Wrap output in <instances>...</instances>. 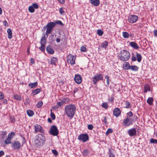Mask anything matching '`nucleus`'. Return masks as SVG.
Here are the masks:
<instances>
[{"mask_svg":"<svg viewBox=\"0 0 157 157\" xmlns=\"http://www.w3.org/2000/svg\"><path fill=\"white\" fill-rule=\"evenodd\" d=\"M45 137L42 134H38L36 136L34 144L36 147H40L43 146L45 142Z\"/></svg>","mask_w":157,"mask_h":157,"instance_id":"1","label":"nucleus"},{"mask_svg":"<svg viewBox=\"0 0 157 157\" xmlns=\"http://www.w3.org/2000/svg\"><path fill=\"white\" fill-rule=\"evenodd\" d=\"M76 107L72 104L66 105L65 107V112L68 117L72 118L75 115Z\"/></svg>","mask_w":157,"mask_h":157,"instance_id":"2","label":"nucleus"},{"mask_svg":"<svg viewBox=\"0 0 157 157\" xmlns=\"http://www.w3.org/2000/svg\"><path fill=\"white\" fill-rule=\"evenodd\" d=\"M119 57L120 59L123 62L127 61L130 58V54L127 51L123 50L121 51Z\"/></svg>","mask_w":157,"mask_h":157,"instance_id":"3","label":"nucleus"},{"mask_svg":"<svg viewBox=\"0 0 157 157\" xmlns=\"http://www.w3.org/2000/svg\"><path fill=\"white\" fill-rule=\"evenodd\" d=\"M55 27V24L53 22H50L46 25L47 30L46 34L47 37L48 36V35L52 33V30Z\"/></svg>","mask_w":157,"mask_h":157,"instance_id":"4","label":"nucleus"},{"mask_svg":"<svg viewBox=\"0 0 157 157\" xmlns=\"http://www.w3.org/2000/svg\"><path fill=\"white\" fill-rule=\"evenodd\" d=\"M134 122V119L131 118L127 117L123 120V123L126 127H128L133 124Z\"/></svg>","mask_w":157,"mask_h":157,"instance_id":"5","label":"nucleus"},{"mask_svg":"<svg viewBox=\"0 0 157 157\" xmlns=\"http://www.w3.org/2000/svg\"><path fill=\"white\" fill-rule=\"evenodd\" d=\"M49 132L53 136H57L59 134V131L56 126L55 125L52 126L50 129Z\"/></svg>","mask_w":157,"mask_h":157,"instance_id":"6","label":"nucleus"},{"mask_svg":"<svg viewBox=\"0 0 157 157\" xmlns=\"http://www.w3.org/2000/svg\"><path fill=\"white\" fill-rule=\"evenodd\" d=\"M103 79V76L102 74H99L96 75H95L94 77H92L93 81V83L95 84H97L98 82L100 80H102Z\"/></svg>","mask_w":157,"mask_h":157,"instance_id":"7","label":"nucleus"},{"mask_svg":"<svg viewBox=\"0 0 157 157\" xmlns=\"http://www.w3.org/2000/svg\"><path fill=\"white\" fill-rule=\"evenodd\" d=\"M75 58L74 56L70 54L67 56V62L68 64H70L73 65L75 64Z\"/></svg>","mask_w":157,"mask_h":157,"instance_id":"8","label":"nucleus"},{"mask_svg":"<svg viewBox=\"0 0 157 157\" xmlns=\"http://www.w3.org/2000/svg\"><path fill=\"white\" fill-rule=\"evenodd\" d=\"M89 138L88 135L86 133L81 134L78 137V140H82L83 142H86L88 140Z\"/></svg>","mask_w":157,"mask_h":157,"instance_id":"9","label":"nucleus"},{"mask_svg":"<svg viewBox=\"0 0 157 157\" xmlns=\"http://www.w3.org/2000/svg\"><path fill=\"white\" fill-rule=\"evenodd\" d=\"M138 19L137 16L135 15H130L128 17V21L129 23H133L135 22Z\"/></svg>","mask_w":157,"mask_h":157,"instance_id":"10","label":"nucleus"},{"mask_svg":"<svg viewBox=\"0 0 157 157\" xmlns=\"http://www.w3.org/2000/svg\"><path fill=\"white\" fill-rule=\"evenodd\" d=\"M34 127L35 133H36L38 132H40L42 133H44V131L40 125L36 124L34 125Z\"/></svg>","mask_w":157,"mask_h":157,"instance_id":"11","label":"nucleus"},{"mask_svg":"<svg viewBox=\"0 0 157 157\" xmlns=\"http://www.w3.org/2000/svg\"><path fill=\"white\" fill-rule=\"evenodd\" d=\"M39 7L37 3H33L32 6H30L29 7L28 10L30 12L33 13L35 11V9H37Z\"/></svg>","mask_w":157,"mask_h":157,"instance_id":"12","label":"nucleus"},{"mask_svg":"<svg viewBox=\"0 0 157 157\" xmlns=\"http://www.w3.org/2000/svg\"><path fill=\"white\" fill-rule=\"evenodd\" d=\"M128 133L130 136H135L136 135V131L135 128L129 129L128 131Z\"/></svg>","mask_w":157,"mask_h":157,"instance_id":"13","label":"nucleus"},{"mask_svg":"<svg viewBox=\"0 0 157 157\" xmlns=\"http://www.w3.org/2000/svg\"><path fill=\"white\" fill-rule=\"evenodd\" d=\"M21 146V144L18 141H14L12 144V147H13L14 149H18Z\"/></svg>","mask_w":157,"mask_h":157,"instance_id":"14","label":"nucleus"},{"mask_svg":"<svg viewBox=\"0 0 157 157\" xmlns=\"http://www.w3.org/2000/svg\"><path fill=\"white\" fill-rule=\"evenodd\" d=\"M121 111L119 108H115L113 110V115L117 117H118L121 114Z\"/></svg>","mask_w":157,"mask_h":157,"instance_id":"15","label":"nucleus"},{"mask_svg":"<svg viewBox=\"0 0 157 157\" xmlns=\"http://www.w3.org/2000/svg\"><path fill=\"white\" fill-rule=\"evenodd\" d=\"M74 80L78 84H80L82 82V78L79 75H75L74 77Z\"/></svg>","mask_w":157,"mask_h":157,"instance_id":"16","label":"nucleus"},{"mask_svg":"<svg viewBox=\"0 0 157 157\" xmlns=\"http://www.w3.org/2000/svg\"><path fill=\"white\" fill-rule=\"evenodd\" d=\"M129 44L131 47L136 49H138L140 48L137 44L134 42H130Z\"/></svg>","mask_w":157,"mask_h":157,"instance_id":"17","label":"nucleus"},{"mask_svg":"<svg viewBox=\"0 0 157 157\" xmlns=\"http://www.w3.org/2000/svg\"><path fill=\"white\" fill-rule=\"evenodd\" d=\"M90 3L94 6H98L100 4L99 0H90Z\"/></svg>","mask_w":157,"mask_h":157,"instance_id":"18","label":"nucleus"},{"mask_svg":"<svg viewBox=\"0 0 157 157\" xmlns=\"http://www.w3.org/2000/svg\"><path fill=\"white\" fill-rule=\"evenodd\" d=\"M46 51L47 52L50 54H52L54 53V50L52 48L51 46L50 45H48L47 47Z\"/></svg>","mask_w":157,"mask_h":157,"instance_id":"19","label":"nucleus"},{"mask_svg":"<svg viewBox=\"0 0 157 157\" xmlns=\"http://www.w3.org/2000/svg\"><path fill=\"white\" fill-rule=\"evenodd\" d=\"M7 33H8V37L10 39L12 38V35L11 30L10 29H8L7 30Z\"/></svg>","mask_w":157,"mask_h":157,"instance_id":"20","label":"nucleus"},{"mask_svg":"<svg viewBox=\"0 0 157 157\" xmlns=\"http://www.w3.org/2000/svg\"><path fill=\"white\" fill-rule=\"evenodd\" d=\"M150 87L149 85L148 84H146L144 86V92L146 93L147 91H150Z\"/></svg>","mask_w":157,"mask_h":157,"instance_id":"21","label":"nucleus"},{"mask_svg":"<svg viewBox=\"0 0 157 157\" xmlns=\"http://www.w3.org/2000/svg\"><path fill=\"white\" fill-rule=\"evenodd\" d=\"M46 38H45V36L44 35L41 39L40 42L41 45H45L46 42Z\"/></svg>","mask_w":157,"mask_h":157,"instance_id":"22","label":"nucleus"},{"mask_svg":"<svg viewBox=\"0 0 157 157\" xmlns=\"http://www.w3.org/2000/svg\"><path fill=\"white\" fill-rule=\"evenodd\" d=\"M38 83L37 82H35L33 83H30L29 84V86L31 88H33L36 87Z\"/></svg>","mask_w":157,"mask_h":157,"instance_id":"23","label":"nucleus"},{"mask_svg":"<svg viewBox=\"0 0 157 157\" xmlns=\"http://www.w3.org/2000/svg\"><path fill=\"white\" fill-rule=\"evenodd\" d=\"M153 101V99L152 97L149 98L147 100V102L150 105H151L152 104Z\"/></svg>","mask_w":157,"mask_h":157,"instance_id":"24","label":"nucleus"},{"mask_svg":"<svg viewBox=\"0 0 157 157\" xmlns=\"http://www.w3.org/2000/svg\"><path fill=\"white\" fill-rule=\"evenodd\" d=\"M136 57L137 58V61L138 62H141L142 60V56L139 53H136Z\"/></svg>","mask_w":157,"mask_h":157,"instance_id":"25","label":"nucleus"},{"mask_svg":"<svg viewBox=\"0 0 157 157\" xmlns=\"http://www.w3.org/2000/svg\"><path fill=\"white\" fill-rule=\"evenodd\" d=\"M108 43L107 41H105L101 45V47L102 48H106L108 45Z\"/></svg>","mask_w":157,"mask_h":157,"instance_id":"26","label":"nucleus"},{"mask_svg":"<svg viewBox=\"0 0 157 157\" xmlns=\"http://www.w3.org/2000/svg\"><path fill=\"white\" fill-rule=\"evenodd\" d=\"M40 91V89H36L35 90H33L32 91V94L33 95H35L38 93H39Z\"/></svg>","mask_w":157,"mask_h":157,"instance_id":"27","label":"nucleus"},{"mask_svg":"<svg viewBox=\"0 0 157 157\" xmlns=\"http://www.w3.org/2000/svg\"><path fill=\"white\" fill-rule=\"evenodd\" d=\"M27 114L29 117H32L34 115V112L31 110H28L27 111Z\"/></svg>","mask_w":157,"mask_h":157,"instance_id":"28","label":"nucleus"},{"mask_svg":"<svg viewBox=\"0 0 157 157\" xmlns=\"http://www.w3.org/2000/svg\"><path fill=\"white\" fill-rule=\"evenodd\" d=\"M15 133L13 132H12L9 134L8 136V138L12 140L15 136Z\"/></svg>","mask_w":157,"mask_h":157,"instance_id":"29","label":"nucleus"},{"mask_svg":"<svg viewBox=\"0 0 157 157\" xmlns=\"http://www.w3.org/2000/svg\"><path fill=\"white\" fill-rule=\"evenodd\" d=\"M57 59L55 57H53L51 59L50 61V63L51 64H53L55 65L56 64V62L57 61Z\"/></svg>","mask_w":157,"mask_h":157,"instance_id":"30","label":"nucleus"},{"mask_svg":"<svg viewBox=\"0 0 157 157\" xmlns=\"http://www.w3.org/2000/svg\"><path fill=\"white\" fill-rule=\"evenodd\" d=\"M122 35L123 37L125 38H128L129 36V34L126 32H123Z\"/></svg>","mask_w":157,"mask_h":157,"instance_id":"31","label":"nucleus"},{"mask_svg":"<svg viewBox=\"0 0 157 157\" xmlns=\"http://www.w3.org/2000/svg\"><path fill=\"white\" fill-rule=\"evenodd\" d=\"M130 69L132 71H137L138 69V68L136 66H131Z\"/></svg>","mask_w":157,"mask_h":157,"instance_id":"32","label":"nucleus"},{"mask_svg":"<svg viewBox=\"0 0 157 157\" xmlns=\"http://www.w3.org/2000/svg\"><path fill=\"white\" fill-rule=\"evenodd\" d=\"M13 98L15 100L18 101H20L21 100V97L18 95H14L13 96Z\"/></svg>","mask_w":157,"mask_h":157,"instance_id":"33","label":"nucleus"},{"mask_svg":"<svg viewBox=\"0 0 157 157\" xmlns=\"http://www.w3.org/2000/svg\"><path fill=\"white\" fill-rule=\"evenodd\" d=\"M54 23L55 24V26L56 24L60 25L61 26H63L64 25L63 23L60 21L59 20H57L56 21H55L54 22Z\"/></svg>","mask_w":157,"mask_h":157,"instance_id":"34","label":"nucleus"},{"mask_svg":"<svg viewBox=\"0 0 157 157\" xmlns=\"http://www.w3.org/2000/svg\"><path fill=\"white\" fill-rule=\"evenodd\" d=\"M11 140L8 138H7L6 140L4 141V143L6 144H9L11 143Z\"/></svg>","mask_w":157,"mask_h":157,"instance_id":"35","label":"nucleus"},{"mask_svg":"<svg viewBox=\"0 0 157 157\" xmlns=\"http://www.w3.org/2000/svg\"><path fill=\"white\" fill-rule=\"evenodd\" d=\"M62 101L63 102V104L64 103H67L69 102L70 100L68 98L66 97L64 99H63Z\"/></svg>","mask_w":157,"mask_h":157,"instance_id":"36","label":"nucleus"},{"mask_svg":"<svg viewBox=\"0 0 157 157\" xmlns=\"http://www.w3.org/2000/svg\"><path fill=\"white\" fill-rule=\"evenodd\" d=\"M124 63H125V69L128 70L131 67L129 63L128 62H125Z\"/></svg>","mask_w":157,"mask_h":157,"instance_id":"37","label":"nucleus"},{"mask_svg":"<svg viewBox=\"0 0 157 157\" xmlns=\"http://www.w3.org/2000/svg\"><path fill=\"white\" fill-rule=\"evenodd\" d=\"M89 153V150L88 149H85L84 150L83 152V154L84 156H87Z\"/></svg>","mask_w":157,"mask_h":157,"instance_id":"38","label":"nucleus"},{"mask_svg":"<svg viewBox=\"0 0 157 157\" xmlns=\"http://www.w3.org/2000/svg\"><path fill=\"white\" fill-rule=\"evenodd\" d=\"M150 142L152 144H157V139L151 138L150 140Z\"/></svg>","mask_w":157,"mask_h":157,"instance_id":"39","label":"nucleus"},{"mask_svg":"<svg viewBox=\"0 0 157 157\" xmlns=\"http://www.w3.org/2000/svg\"><path fill=\"white\" fill-rule=\"evenodd\" d=\"M127 117L130 118V117H132L133 116V113L132 112L129 111V112L128 113H127Z\"/></svg>","mask_w":157,"mask_h":157,"instance_id":"40","label":"nucleus"},{"mask_svg":"<svg viewBox=\"0 0 157 157\" xmlns=\"http://www.w3.org/2000/svg\"><path fill=\"white\" fill-rule=\"evenodd\" d=\"M97 33L99 36H101L103 34V32L101 29L97 30Z\"/></svg>","mask_w":157,"mask_h":157,"instance_id":"41","label":"nucleus"},{"mask_svg":"<svg viewBox=\"0 0 157 157\" xmlns=\"http://www.w3.org/2000/svg\"><path fill=\"white\" fill-rule=\"evenodd\" d=\"M125 105L126 106L125 107V108H126L128 109L131 107L130 103L128 101H126L125 102Z\"/></svg>","mask_w":157,"mask_h":157,"instance_id":"42","label":"nucleus"},{"mask_svg":"<svg viewBox=\"0 0 157 157\" xmlns=\"http://www.w3.org/2000/svg\"><path fill=\"white\" fill-rule=\"evenodd\" d=\"M43 102L41 101H39L36 105V107L38 108H40L43 105Z\"/></svg>","mask_w":157,"mask_h":157,"instance_id":"43","label":"nucleus"},{"mask_svg":"<svg viewBox=\"0 0 157 157\" xmlns=\"http://www.w3.org/2000/svg\"><path fill=\"white\" fill-rule=\"evenodd\" d=\"M51 112L50 114V116L52 119L53 120H54L56 118V116L52 112V110H51Z\"/></svg>","mask_w":157,"mask_h":157,"instance_id":"44","label":"nucleus"},{"mask_svg":"<svg viewBox=\"0 0 157 157\" xmlns=\"http://www.w3.org/2000/svg\"><path fill=\"white\" fill-rule=\"evenodd\" d=\"M101 106L105 108V109H107L108 107V104L106 103H102Z\"/></svg>","mask_w":157,"mask_h":157,"instance_id":"45","label":"nucleus"},{"mask_svg":"<svg viewBox=\"0 0 157 157\" xmlns=\"http://www.w3.org/2000/svg\"><path fill=\"white\" fill-rule=\"evenodd\" d=\"M45 45H41V46L39 48V49L41 51L44 52L45 50Z\"/></svg>","mask_w":157,"mask_h":157,"instance_id":"46","label":"nucleus"},{"mask_svg":"<svg viewBox=\"0 0 157 157\" xmlns=\"http://www.w3.org/2000/svg\"><path fill=\"white\" fill-rule=\"evenodd\" d=\"M7 134V132L6 131H5L3 132V133L1 135V138H2L3 140L6 137V135Z\"/></svg>","mask_w":157,"mask_h":157,"instance_id":"47","label":"nucleus"},{"mask_svg":"<svg viewBox=\"0 0 157 157\" xmlns=\"http://www.w3.org/2000/svg\"><path fill=\"white\" fill-rule=\"evenodd\" d=\"M81 51L82 52H85L86 51V48L85 46H82L81 47Z\"/></svg>","mask_w":157,"mask_h":157,"instance_id":"48","label":"nucleus"},{"mask_svg":"<svg viewBox=\"0 0 157 157\" xmlns=\"http://www.w3.org/2000/svg\"><path fill=\"white\" fill-rule=\"evenodd\" d=\"M52 152L53 154L55 156H57L58 155V153L57 151L56 150H52Z\"/></svg>","mask_w":157,"mask_h":157,"instance_id":"49","label":"nucleus"},{"mask_svg":"<svg viewBox=\"0 0 157 157\" xmlns=\"http://www.w3.org/2000/svg\"><path fill=\"white\" fill-rule=\"evenodd\" d=\"M63 102V101H58L57 102V104L58 105V107H60L64 104Z\"/></svg>","mask_w":157,"mask_h":157,"instance_id":"50","label":"nucleus"},{"mask_svg":"<svg viewBox=\"0 0 157 157\" xmlns=\"http://www.w3.org/2000/svg\"><path fill=\"white\" fill-rule=\"evenodd\" d=\"M113 132V130L109 128L107 130V131L106 134H108L109 133H112Z\"/></svg>","mask_w":157,"mask_h":157,"instance_id":"51","label":"nucleus"},{"mask_svg":"<svg viewBox=\"0 0 157 157\" xmlns=\"http://www.w3.org/2000/svg\"><path fill=\"white\" fill-rule=\"evenodd\" d=\"M88 128L89 130H91L93 128V126L91 124H89L88 125Z\"/></svg>","mask_w":157,"mask_h":157,"instance_id":"52","label":"nucleus"},{"mask_svg":"<svg viewBox=\"0 0 157 157\" xmlns=\"http://www.w3.org/2000/svg\"><path fill=\"white\" fill-rule=\"evenodd\" d=\"M131 59L132 61H135L136 60V57L135 56L133 55L132 56Z\"/></svg>","mask_w":157,"mask_h":157,"instance_id":"53","label":"nucleus"},{"mask_svg":"<svg viewBox=\"0 0 157 157\" xmlns=\"http://www.w3.org/2000/svg\"><path fill=\"white\" fill-rule=\"evenodd\" d=\"M59 12L61 14H63L64 12L63 9L62 8H61L59 9Z\"/></svg>","mask_w":157,"mask_h":157,"instance_id":"54","label":"nucleus"},{"mask_svg":"<svg viewBox=\"0 0 157 157\" xmlns=\"http://www.w3.org/2000/svg\"><path fill=\"white\" fill-rule=\"evenodd\" d=\"M105 78L107 80V85H109V77L108 75H106L105 77Z\"/></svg>","mask_w":157,"mask_h":157,"instance_id":"55","label":"nucleus"},{"mask_svg":"<svg viewBox=\"0 0 157 157\" xmlns=\"http://www.w3.org/2000/svg\"><path fill=\"white\" fill-rule=\"evenodd\" d=\"M4 98V95L1 92H0V99H3Z\"/></svg>","mask_w":157,"mask_h":157,"instance_id":"56","label":"nucleus"},{"mask_svg":"<svg viewBox=\"0 0 157 157\" xmlns=\"http://www.w3.org/2000/svg\"><path fill=\"white\" fill-rule=\"evenodd\" d=\"M103 120H102V121L104 122L105 124L107 123V118L106 117H103Z\"/></svg>","mask_w":157,"mask_h":157,"instance_id":"57","label":"nucleus"},{"mask_svg":"<svg viewBox=\"0 0 157 157\" xmlns=\"http://www.w3.org/2000/svg\"><path fill=\"white\" fill-rule=\"evenodd\" d=\"M58 1L61 4H63L65 3V0H58Z\"/></svg>","mask_w":157,"mask_h":157,"instance_id":"58","label":"nucleus"},{"mask_svg":"<svg viewBox=\"0 0 157 157\" xmlns=\"http://www.w3.org/2000/svg\"><path fill=\"white\" fill-rule=\"evenodd\" d=\"M4 152L3 151H0V157H1L2 156L4 155Z\"/></svg>","mask_w":157,"mask_h":157,"instance_id":"59","label":"nucleus"},{"mask_svg":"<svg viewBox=\"0 0 157 157\" xmlns=\"http://www.w3.org/2000/svg\"><path fill=\"white\" fill-rule=\"evenodd\" d=\"M109 157H115L114 155L111 153H110L109 154Z\"/></svg>","mask_w":157,"mask_h":157,"instance_id":"60","label":"nucleus"},{"mask_svg":"<svg viewBox=\"0 0 157 157\" xmlns=\"http://www.w3.org/2000/svg\"><path fill=\"white\" fill-rule=\"evenodd\" d=\"M30 62L32 64L34 63L35 62L33 59L31 58L30 59Z\"/></svg>","mask_w":157,"mask_h":157,"instance_id":"61","label":"nucleus"},{"mask_svg":"<svg viewBox=\"0 0 157 157\" xmlns=\"http://www.w3.org/2000/svg\"><path fill=\"white\" fill-rule=\"evenodd\" d=\"M3 103H4L5 104H7V100H6V99H4L3 100Z\"/></svg>","mask_w":157,"mask_h":157,"instance_id":"62","label":"nucleus"},{"mask_svg":"<svg viewBox=\"0 0 157 157\" xmlns=\"http://www.w3.org/2000/svg\"><path fill=\"white\" fill-rule=\"evenodd\" d=\"M154 34L155 36H157V30H154Z\"/></svg>","mask_w":157,"mask_h":157,"instance_id":"63","label":"nucleus"},{"mask_svg":"<svg viewBox=\"0 0 157 157\" xmlns=\"http://www.w3.org/2000/svg\"><path fill=\"white\" fill-rule=\"evenodd\" d=\"M3 23L4 24V25L6 26L7 25V22L6 21H4L3 22Z\"/></svg>","mask_w":157,"mask_h":157,"instance_id":"64","label":"nucleus"}]
</instances>
